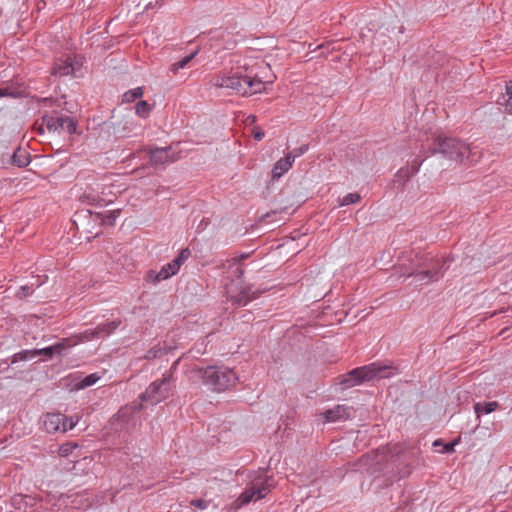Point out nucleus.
<instances>
[{
    "mask_svg": "<svg viewBox=\"0 0 512 512\" xmlns=\"http://www.w3.org/2000/svg\"><path fill=\"white\" fill-rule=\"evenodd\" d=\"M253 137L255 140L260 141L264 138L265 134L260 128L253 129Z\"/></svg>",
    "mask_w": 512,
    "mask_h": 512,
    "instance_id": "nucleus-38",
    "label": "nucleus"
},
{
    "mask_svg": "<svg viewBox=\"0 0 512 512\" xmlns=\"http://www.w3.org/2000/svg\"><path fill=\"white\" fill-rule=\"evenodd\" d=\"M83 342L80 340V333L77 335H73L68 338H63L59 342L52 345L55 355H64L67 350L71 347L77 345L78 343Z\"/></svg>",
    "mask_w": 512,
    "mask_h": 512,
    "instance_id": "nucleus-16",
    "label": "nucleus"
},
{
    "mask_svg": "<svg viewBox=\"0 0 512 512\" xmlns=\"http://www.w3.org/2000/svg\"><path fill=\"white\" fill-rule=\"evenodd\" d=\"M190 372L194 378L201 379L204 385L215 392H222L233 387L238 380L232 369L223 366L194 365Z\"/></svg>",
    "mask_w": 512,
    "mask_h": 512,
    "instance_id": "nucleus-3",
    "label": "nucleus"
},
{
    "mask_svg": "<svg viewBox=\"0 0 512 512\" xmlns=\"http://www.w3.org/2000/svg\"><path fill=\"white\" fill-rule=\"evenodd\" d=\"M120 214H121V209H115V210L100 214L101 222L104 225L112 226V225H114L116 219L120 216Z\"/></svg>",
    "mask_w": 512,
    "mask_h": 512,
    "instance_id": "nucleus-22",
    "label": "nucleus"
},
{
    "mask_svg": "<svg viewBox=\"0 0 512 512\" xmlns=\"http://www.w3.org/2000/svg\"><path fill=\"white\" fill-rule=\"evenodd\" d=\"M38 102L42 103L44 106H52V105H54L58 101L54 100L52 98H41V99L38 100Z\"/></svg>",
    "mask_w": 512,
    "mask_h": 512,
    "instance_id": "nucleus-40",
    "label": "nucleus"
},
{
    "mask_svg": "<svg viewBox=\"0 0 512 512\" xmlns=\"http://www.w3.org/2000/svg\"><path fill=\"white\" fill-rule=\"evenodd\" d=\"M10 368V364L7 360H0V375L7 372Z\"/></svg>",
    "mask_w": 512,
    "mask_h": 512,
    "instance_id": "nucleus-41",
    "label": "nucleus"
},
{
    "mask_svg": "<svg viewBox=\"0 0 512 512\" xmlns=\"http://www.w3.org/2000/svg\"><path fill=\"white\" fill-rule=\"evenodd\" d=\"M236 267L232 271V273L238 278L241 279L244 274V269L241 266L235 265Z\"/></svg>",
    "mask_w": 512,
    "mask_h": 512,
    "instance_id": "nucleus-42",
    "label": "nucleus"
},
{
    "mask_svg": "<svg viewBox=\"0 0 512 512\" xmlns=\"http://www.w3.org/2000/svg\"><path fill=\"white\" fill-rule=\"evenodd\" d=\"M508 330H509V327H505V328H503V329L500 331L499 335H500V336H505Z\"/></svg>",
    "mask_w": 512,
    "mask_h": 512,
    "instance_id": "nucleus-45",
    "label": "nucleus"
},
{
    "mask_svg": "<svg viewBox=\"0 0 512 512\" xmlns=\"http://www.w3.org/2000/svg\"><path fill=\"white\" fill-rule=\"evenodd\" d=\"M36 357L35 349L32 350H22L16 354H14L11 358L10 364H15L19 361H26Z\"/></svg>",
    "mask_w": 512,
    "mask_h": 512,
    "instance_id": "nucleus-21",
    "label": "nucleus"
},
{
    "mask_svg": "<svg viewBox=\"0 0 512 512\" xmlns=\"http://www.w3.org/2000/svg\"><path fill=\"white\" fill-rule=\"evenodd\" d=\"M100 377L96 373L85 376L79 383L76 384L77 389H84L94 385Z\"/></svg>",
    "mask_w": 512,
    "mask_h": 512,
    "instance_id": "nucleus-26",
    "label": "nucleus"
},
{
    "mask_svg": "<svg viewBox=\"0 0 512 512\" xmlns=\"http://www.w3.org/2000/svg\"><path fill=\"white\" fill-rule=\"evenodd\" d=\"M18 93L11 90L9 87L0 88V97H17Z\"/></svg>",
    "mask_w": 512,
    "mask_h": 512,
    "instance_id": "nucleus-35",
    "label": "nucleus"
},
{
    "mask_svg": "<svg viewBox=\"0 0 512 512\" xmlns=\"http://www.w3.org/2000/svg\"><path fill=\"white\" fill-rule=\"evenodd\" d=\"M11 160L12 164L17 167H26L30 163V155L26 149L18 147L14 151Z\"/></svg>",
    "mask_w": 512,
    "mask_h": 512,
    "instance_id": "nucleus-18",
    "label": "nucleus"
},
{
    "mask_svg": "<svg viewBox=\"0 0 512 512\" xmlns=\"http://www.w3.org/2000/svg\"><path fill=\"white\" fill-rule=\"evenodd\" d=\"M209 225V219L203 218L197 227L198 231L204 230Z\"/></svg>",
    "mask_w": 512,
    "mask_h": 512,
    "instance_id": "nucleus-44",
    "label": "nucleus"
},
{
    "mask_svg": "<svg viewBox=\"0 0 512 512\" xmlns=\"http://www.w3.org/2000/svg\"><path fill=\"white\" fill-rule=\"evenodd\" d=\"M427 158V156H424V157H421L420 155L417 156L411 163L410 167L406 168V169H400L398 171V175H403L404 177H406L407 180H409L413 175H415L416 173H418L422 163L425 161V159Z\"/></svg>",
    "mask_w": 512,
    "mask_h": 512,
    "instance_id": "nucleus-19",
    "label": "nucleus"
},
{
    "mask_svg": "<svg viewBox=\"0 0 512 512\" xmlns=\"http://www.w3.org/2000/svg\"><path fill=\"white\" fill-rule=\"evenodd\" d=\"M360 199H361V197L358 193H349L341 199L340 206H347V205L355 204V203L359 202Z\"/></svg>",
    "mask_w": 512,
    "mask_h": 512,
    "instance_id": "nucleus-30",
    "label": "nucleus"
},
{
    "mask_svg": "<svg viewBox=\"0 0 512 512\" xmlns=\"http://www.w3.org/2000/svg\"><path fill=\"white\" fill-rule=\"evenodd\" d=\"M496 314H497V312L495 311V312H493V313H491V314H490V317H493V316H495Z\"/></svg>",
    "mask_w": 512,
    "mask_h": 512,
    "instance_id": "nucleus-47",
    "label": "nucleus"
},
{
    "mask_svg": "<svg viewBox=\"0 0 512 512\" xmlns=\"http://www.w3.org/2000/svg\"><path fill=\"white\" fill-rule=\"evenodd\" d=\"M177 365L178 361H175L171 368L162 374L160 379L151 382L146 390L139 395L141 401L139 409L143 407V403L156 405L170 396L174 387V372Z\"/></svg>",
    "mask_w": 512,
    "mask_h": 512,
    "instance_id": "nucleus-5",
    "label": "nucleus"
},
{
    "mask_svg": "<svg viewBox=\"0 0 512 512\" xmlns=\"http://www.w3.org/2000/svg\"><path fill=\"white\" fill-rule=\"evenodd\" d=\"M151 110V105L145 100H140L135 106V113L141 118H147Z\"/></svg>",
    "mask_w": 512,
    "mask_h": 512,
    "instance_id": "nucleus-23",
    "label": "nucleus"
},
{
    "mask_svg": "<svg viewBox=\"0 0 512 512\" xmlns=\"http://www.w3.org/2000/svg\"><path fill=\"white\" fill-rule=\"evenodd\" d=\"M209 83L215 88L231 89L241 96H251L265 89L256 67L248 64L239 66L229 73H217L211 77Z\"/></svg>",
    "mask_w": 512,
    "mask_h": 512,
    "instance_id": "nucleus-1",
    "label": "nucleus"
},
{
    "mask_svg": "<svg viewBox=\"0 0 512 512\" xmlns=\"http://www.w3.org/2000/svg\"><path fill=\"white\" fill-rule=\"evenodd\" d=\"M499 408L497 401L491 402H477L474 404V412L479 418L483 414H489L496 411Z\"/></svg>",
    "mask_w": 512,
    "mask_h": 512,
    "instance_id": "nucleus-20",
    "label": "nucleus"
},
{
    "mask_svg": "<svg viewBox=\"0 0 512 512\" xmlns=\"http://www.w3.org/2000/svg\"><path fill=\"white\" fill-rule=\"evenodd\" d=\"M309 150V144H303L300 147L295 148L292 152H289L291 156L293 157V160L296 157H300L301 155L305 154Z\"/></svg>",
    "mask_w": 512,
    "mask_h": 512,
    "instance_id": "nucleus-33",
    "label": "nucleus"
},
{
    "mask_svg": "<svg viewBox=\"0 0 512 512\" xmlns=\"http://www.w3.org/2000/svg\"><path fill=\"white\" fill-rule=\"evenodd\" d=\"M77 423H78V418L74 419L73 417H68L67 431L73 429Z\"/></svg>",
    "mask_w": 512,
    "mask_h": 512,
    "instance_id": "nucleus-43",
    "label": "nucleus"
},
{
    "mask_svg": "<svg viewBox=\"0 0 512 512\" xmlns=\"http://www.w3.org/2000/svg\"><path fill=\"white\" fill-rule=\"evenodd\" d=\"M83 64V58L80 56L67 55L56 60L53 67V74L63 76H75Z\"/></svg>",
    "mask_w": 512,
    "mask_h": 512,
    "instance_id": "nucleus-9",
    "label": "nucleus"
},
{
    "mask_svg": "<svg viewBox=\"0 0 512 512\" xmlns=\"http://www.w3.org/2000/svg\"><path fill=\"white\" fill-rule=\"evenodd\" d=\"M388 369L389 366L374 362L351 370L343 376L340 384L343 389H347L375 378H388L391 376V373L387 372Z\"/></svg>",
    "mask_w": 512,
    "mask_h": 512,
    "instance_id": "nucleus-6",
    "label": "nucleus"
},
{
    "mask_svg": "<svg viewBox=\"0 0 512 512\" xmlns=\"http://www.w3.org/2000/svg\"><path fill=\"white\" fill-rule=\"evenodd\" d=\"M179 268L173 261L165 264L160 271L150 270L147 272L146 279L152 283H158L175 275Z\"/></svg>",
    "mask_w": 512,
    "mask_h": 512,
    "instance_id": "nucleus-13",
    "label": "nucleus"
},
{
    "mask_svg": "<svg viewBox=\"0 0 512 512\" xmlns=\"http://www.w3.org/2000/svg\"><path fill=\"white\" fill-rule=\"evenodd\" d=\"M197 52L191 53L190 55L185 56L183 59L173 63L170 67V70L173 73H177L179 69H182L187 66V64L195 57Z\"/></svg>",
    "mask_w": 512,
    "mask_h": 512,
    "instance_id": "nucleus-27",
    "label": "nucleus"
},
{
    "mask_svg": "<svg viewBox=\"0 0 512 512\" xmlns=\"http://www.w3.org/2000/svg\"><path fill=\"white\" fill-rule=\"evenodd\" d=\"M229 300L238 306H245L255 298H257L262 291H252L251 286H244L237 294H233L232 285L227 287L226 291Z\"/></svg>",
    "mask_w": 512,
    "mask_h": 512,
    "instance_id": "nucleus-12",
    "label": "nucleus"
},
{
    "mask_svg": "<svg viewBox=\"0 0 512 512\" xmlns=\"http://www.w3.org/2000/svg\"><path fill=\"white\" fill-rule=\"evenodd\" d=\"M68 417L61 413H47L43 419V427L48 433H65Z\"/></svg>",
    "mask_w": 512,
    "mask_h": 512,
    "instance_id": "nucleus-11",
    "label": "nucleus"
},
{
    "mask_svg": "<svg viewBox=\"0 0 512 512\" xmlns=\"http://www.w3.org/2000/svg\"><path fill=\"white\" fill-rule=\"evenodd\" d=\"M190 255L191 252L189 248H184L179 252L178 256L172 261L180 269L181 265L190 257Z\"/></svg>",
    "mask_w": 512,
    "mask_h": 512,
    "instance_id": "nucleus-31",
    "label": "nucleus"
},
{
    "mask_svg": "<svg viewBox=\"0 0 512 512\" xmlns=\"http://www.w3.org/2000/svg\"><path fill=\"white\" fill-rule=\"evenodd\" d=\"M170 150L171 147L151 149L149 152L151 164L156 166L176 161V158L170 155Z\"/></svg>",
    "mask_w": 512,
    "mask_h": 512,
    "instance_id": "nucleus-15",
    "label": "nucleus"
},
{
    "mask_svg": "<svg viewBox=\"0 0 512 512\" xmlns=\"http://www.w3.org/2000/svg\"><path fill=\"white\" fill-rule=\"evenodd\" d=\"M293 165V157L290 153L286 154L284 158L279 159L273 167L272 177L274 179L280 178L284 173H286Z\"/></svg>",
    "mask_w": 512,
    "mask_h": 512,
    "instance_id": "nucleus-17",
    "label": "nucleus"
},
{
    "mask_svg": "<svg viewBox=\"0 0 512 512\" xmlns=\"http://www.w3.org/2000/svg\"><path fill=\"white\" fill-rule=\"evenodd\" d=\"M326 422L347 420L352 416V408L346 405H337L321 414Z\"/></svg>",
    "mask_w": 512,
    "mask_h": 512,
    "instance_id": "nucleus-14",
    "label": "nucleus"
},
{
    "mask_svg": "<svg viewBox=\"0 0 512 512\" xmlns=\"http://www.w3.org/2000/svg\"><path fill=\"white\" fill-rule=\"evenodd\" d=\"M42 124L50 132H66L71 135L76 133L77 130V123L73 118L59 115L57 112L43 115Z\"/></svg>",
    "mask_w": 512,
    "mask_h": 512,
    "instance_id": "nucleus-8",
    "label": "nucleus"
},
{
    "mask_svg": "<svg viewBox=\"0 0 512 512\" xmlns=\"http://www.w3.org/2000/svg\"><path fill=\"white\" fill-rule=\"evenodd\" d=\"M459 442V440H455L453 442L444 443L441 439H437L434 441L433 445L435 447L442 446L440 450L441 453H453L455 451L454 447Z\"/></svg>",
    "mask_w": 512,
    "mask_h": 512,
    "instance_id": "nucleus-29",
    "label": "nucleus"
},
{
    "mask_svg": "<svg viewBox=\"0 0 512 512\" xmlns=\"http://www.w3.org/2000/svg\"><path fill=\"white\" fill-rule=\"evenodd\" d=\"M428 152L431 155L439 153L448 160L462 164L469 160L471 148L469 144L458 138L438 135L433 139Z\"/></svg>",
    "mask_w": 512,
    "mask_h": 512,
    "instance_id": "nucleus-4",
    "label": "nucleus"
},
{
    "mask_svg": "<svg viewBox=\"0 0 512 512\" xmlns=\"http://www.w3.org/2000/svg\"><path fill=\"white\" fill-rule=\"evenodd\" d=\"M35 353H36V357L43 355L47 359H51L55 355L52 345L42 348V349H35Z\"/></svg>",
    "mask_w": 512,
    "mask_h": 512,
    "instance_id": "nucleus-32",
    "label": "nucleus"
},
{
    "mask_svg": "<svg viewBox=\"0 0 512 512\" xmlns=\"http://www.w3.org/2000/svg\"><path fill=\"white\" fill-rule=\"evenodd\" d=\"M510 83V85H506L507 98L503 97L504 102H499L501 105L504 106V112L508 114H512V82Z\"/></svg>",
    "mask_w": 512,
    "mask_h": 512,
    "instance_id": "nucleus-25",
    "label": "nucleus"
},
{
    "mask_svg": "<svg viewBox=\"0 0 512 512\" xmlns=\"http://www.w3.org/2000/svg\"><path fill=\"white\" fill-rule=\"evenodd\" d=\"M85 197L89 200V203L91 204H95V205H101L100 202L102 201V199L99 197V196H95V195H85Z\"/></svg>",
    "mask_w": 512,
    "mask_h": 512,
    "instance_id": "nucleus-39",
    "label": "nucleus"
},
{
    "mask_svg": "<svg viewBox=\"0 0 512 512\" xmlns=\"http://www.w3.org/2000/svg\"><path fill=\"white\" fill-rule=\"evenodd\" d=\"M164 354H165L164 350L160 346L156 345V346L150 348L145 353V355L143 357H140L139 359L153 360V359L161 357Z\"/></svg>",
    "mask_w": 512,
    "mask_h": 512,
    "instance_id": "nucleus-28",
    "label": "nucleus"
},
{
    "mask_svg": "<svg viewBox=\"0 0 512 512\" xmlns=\"http://www.w3.org/2000/svg\"><path fill=\"white\" fill-rule=\"evenodd\" d=\"M452 260L447 256L434 257L430 255H416V259L411 261L410 266L403 273V276L413 277V281L418 285H427L436 282L444 276Z\"/></svg>",
    "mask_w": 512,
    "mask_h": 512,
    "instance_id": "nucleus-2",
    "label": "nucleus"
},
{
    "mask_svg": "<svg viewBox=\"0 0 512 512\" xmlns=\"http://www.w3.org/2000/svg\"><path fill=\"white\" fill-rule=\"evenodd\" d=\"M273 486L274 482L271 476H268L264 471L256 472L250 483L236 499V506L241 507L249 504L252 500L263 499Z\"/></svg>",
    "mask_w": 512,
    "mask_h": 512,
    "instance_id": "nucleus-7",
    "label": "nucleus"
},
{
    "mask_svg": "<svg viewBox=\"0 0 512 512\" xmlns=\"http://www.w3.org/2000/svg\"><path fill=\"white\" fill-rule=\"evenodd\" d=\"M143 96V88L137 87L134 89H131L123 94V102L131 103L135 101L138 98H141Z\"/></svg>",
    "mask_w": 512,
    "mask_h": 512,
    "instance_id": "nucleus-24",
    "label": "nucleus"
},
{
    "mask_svg": "<svg viewBox=\"0 0 512 512\" xmlns=\"http://www.w3.org/2000/svg\"><path fill=\"white\" fill-rule=\"evenodd\" d=\"M32 293V289L28 285H23L20 287V289L17 291V297L20 299H23L27 296H29Z\"/></svg>",
    "mask_w": 512,
    "mask_h": 512,
    "instance_id": "nucleus-34",
    "label": "nucleus"
},
{
    "mask_svg": "<svg viewBox=\"0 0 512 512\" xmlns=\"http://www.w3.org/2000/svg\"><path fill=\"white\" fill-rule=\"evenodd\" d=\"M251 123L255 122L256 121V116L254 115H251L247 118Z\"/></svg>",
    "mask_w": 512,
    "mask_h": 512,
    "instance_id": "nucleus-46",
    "label": "nucleus"
},
{
    "mask_svg": "<svg viewBox=\"0 0 512 512\" xmlns=\"http://www.w3.org/2000/svg\"><path fill=\"white\" fill-rule=\"evenodd\" d=\"M248 254H241L240 256L233 257L231 260H229V266L232 267V265H238L242 261L248 258Z\"/></svg>",
    "mask_w": 512,
    "mask_h": 512,
    "instance_id": "nucleus-36",
    "label": "nucleus"
},
{
    "mask_svg": "<svg viewBox=\"0 0 512 512\" xmlns=\"http://www.w3.org/2000/svg\"><path fill=\"white\" fill-rule=\"evenodd\" d=\"M121 323L122 321L120 319H115L113 321L98 324L94 329H87L80 333V340L86 342L109 336L121 325Z\"/></svg>",
    "mask_w": 512,
    "mask_h": 512,
    "instance_id": "nucleus-10",
    "label": "nucleus"
},
{
    "mask_svg": "<svg viewBox=\"0 0 512 512\" xmlns=\"http://www.w3.org/2000/svg\"><path fill=\"white\" fill-rule=\"evenodd\" d=\"M191 505L199 508V509H205L207 508V502L202 499H195L191 501Z\"/></svg>",
    "mask_w": 512,
    "mask_h": 512,
    "instance_id": "nucleus-37",
    "label": "nucleus"
}]
</instances>
